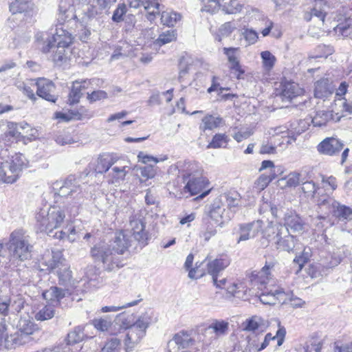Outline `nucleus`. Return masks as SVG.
<instances>
[{
    "mask_svg": "<svg viewBox=\"0 0 352 352\" xmlns=\"http://www.w3.org/2000/svg\"><path fill=\"white\" fill-rule=\"evenodd\" d=\"M333 118L332 111H318L312 118L311 122L314 126L322 127Z\"/></svg>",
    "mask_w": 352,
    "mask_h": 352,
    "instance_id": "obj_38",
    "label": "nucleus"
},
{
    "mask_svg": "<svg viewBox=\"0 0 352 352\" xmlns=\"http://www.w3.org/2000/svg\"><path fill=\"white\" fill-rule=\"evenodd\" d=\"M24 300L20 296H8V306L10 309V313L16 314L21 311V310L23 308Z\"/></svg>",
    "mask_w": 352,
    "mask_h": 352,
    "instance_id": "obj_48",
    "label": "nucleus"
},
{
    "mask_svg": "<svg viewBox=\"0 0 352 352\" xmlns=\"http://www.w3.org/2000/svg\"><path fill=\"white\" fill-rule=\"evenodd\" d=\"M202 122L199 126L200 130L205 131L206 130H212L220 126L222 118L214 117L212 115H208L202 118Z\"/></svg>",
    "mask_w": 352,
    "mask_h": 352,
    "instance_id": "obj_41",
    "label": "nucleus"
},
{
    "mask_svg": "<svg viewBox=\"0 0 352 352\" xmlns=\"http://www.w3.org/2000/svg\"><path fill=\"white\" fill-rule=\"evenodd\" d=\"M236 29V25L232 22H226L221 25L219 29V32L223 36H229L232 32Z\"/></svg>",
    "mask_w": 352,
    "mask_h": 352,
    "instance_id": "obj_64",
    "label": "nucleus"
},
{
    "mask_svg": "<svg viewBox=\"0 0 352 352\" xmlns=\"http://www.w3.org/2000/svg\"><path fill=\"white\" fill-rule=\"evenodd\" d=\"M30 7L29 0H14L10 3V11L13 14L27 12Z\"/></svg>",
    "mask_w": 352,
    "mask_h": 352,
    "instance_id": "obj_46",
    "label": "nucleus"
},
{
    "mask_svg": "<svg viewBox=\"0 0 352 352\" xmlns=\"http://www.w3.org/2000/svg\"><path fill=\"white\" fill-rule=\"evenodd\" d=\"M229 141L228 135L225 133H217L215 134L208 144V148H219L221 147H226V145Z\"/></svg>",
    "mask_w": 352,
    "mask_h": 352,
    "instance_id": "obj_47",
    "label": "nucleus"
},
{
    "mask_svg": "<svg viewBox=\"0 0 352 352\" xmlns=\"http://www.w3.org/2000/svg\"><path fill=\"white\" fill-rule=\"evenodd\" d=\"M77 0H60L58 6V21L62 25L65 22H69L72 19H78V15L76 13V3Z\"/></svg>",
    "mask_w": 352,
    "mask_h": 352,
    "instance_id": "obj_18",
    "label": "nucleus"
},
{
    "mask_svg": "<svg viewBox=\"0 0 352 352\" xmlns=\"http://www.w3.org/2000/svg\"><path fill=\"white\" fill-rule=\"evenodd\" d=\"M41 265L46 266L45 269H41V270H47L49 272H54L55 270L67 265L65 259L63 258L62 251L58 250H52V258L47 261H45L41 262Z\"/></svg>",
    "mask_w": 352,
    "mask_h": 352,
    "instance_id": "obj_25",
    "label": "nucleus"
},
{
    "mask_svg": "<svg viewBox=\"0 0 352 352\" xmlns=\"http://www.w3.org/2000/svg\"><path fill=\"white\" fill-rule=\"evenodd\" d=\"M314 7L309 12H305L303 17L307 21H310L312 16L317 17L322 22L329 11L334 8L333 0H314Z\"/></svg>",
    "mask_w": 352,
    "mask_h": 352,
    "instance_id": "obj_14",
    "label": "nucleus"
},
{
    "mask_svg": "<svg viewBox=\"0 0 352 352\" xmlns=\"http://www.w3.org/2000/svg\"><path fill=\"white\" fill-rule=\"evenodd\" d=\"M278 265V261L273 258H270L266 260L265 265L256 275L258 277L263 278V280H261V283L262 284H265L266 280H268L272 278V277L273 276L272 274L275 271V269Z\"/></svg>",
    "mask_w": 352,
    "mask_h": 352,
    "instance_id": "obj_31",
    "label": "nucleus"
},
{
    "mask_svg": "<svg viewBox=\"0 0 352 352\" xmlns=\"http://www.w3.org/2000/svg\"><path fill=\"white\" fill-rule=\"evenodd\" d=\"M45 299L52 301L59 302L65 296V291L58 287H51L48 290L43 292Z\"/></svg>",
    "mask_w": 352,
    "mask_h": 352,
    "instance_id": "obj_43",
    "label": "nucleus"
},
{
    "mask_svg": "<svg viewBox=\"0 0 352 352\" xmlns=\"http://www.w3.org/2000/svg\"><path fill=\"white\" fill-rule=\"evenodd\" d=\"M204 8L202 11H206L210 13H214L221 8L220 0H203Z\"/></svg>",
    "mask_w": 352,
    "mask_h": 352,
    "instance_id": "obj_56",
    "label": "nucleus"
},
{
    "mask_svg": "<svg viewBox=\"0 0 352 352\" xmlns=\"http://www.w3.org/2000/svg\"><path fill=\"white\" fill-rule=\"evenodd\" d=\"M130 244V237L124 232H120L116 234L114 239L109 244L108 243V245H111V249L121 256L127 250Z\"/></svg>",
    "mask_w": 352,
    "mask_h": 352,
    "instance_id": "obj_27",
    "label": "nucleus"
},
{
    "mask_svg": "<svg viewBox=\"0 0 352 352\" xmlns=\"http://www.w3.org/2000/svg\"><path fill=\"white\" fill-rule=\"evenodd\" d=\"M53 48H56L52 57L53 61L57 65H60L62 63L65 62L67 58L65 54V49L67 47H58L55 45Z\"/></svg>",
    "mask_w": 352,
    "mask_h": 352,
    "instance_id": "obj_62",
    "label": "nucleus"
},
{
    "mask_svg": "<svg viewBox=\"0 0 352 352\" xmlns=\"http://www.w3.org/2000/svg\"><path fill=\"white\" fill-rule=\"evenodd\" d=\"M322 348V343L316 338L309 340L304 346L305 352H320Z\"/></svg>",
    "mask_w": 352,
    "mask_h": 352,
    "instance_id": "obj_58",
    "label": "nucleus"
},
{
    "mask_svg": "<svg viewBox=\"0 0 352 352\" xmlns=\"http://www.w3.org/2000/svg\"><path fill=\"white\" fill-rule=\"evenodd\" d=\"M340 263V259L339 258L329 256L321 260L320 263H316L314 267L318 271L320 274L322 275L327 274L329 269L337 266Z\"/></svg>",
    "mask_w": 352,
    "mask_h": 352,
    "instance_id": "obj_36",
    "label": "nucleus"
},
{
    "mask_svg": "<svg viewBox=\"0 0 352 352\" xmlns=\"http://www.w3.org/2000/svg\"><path fill=\"white\" fill-rule=\"evenodd\" d=\"M62 197H71L74 200V205L67 208V212L71 217H76L79 213L80 205L83 201V194L79 182L74 175L68 176L56 192Z\"/></svg>",
    "mask_w": 352,
    "mask_h": 352,
    "instance_id": "obj_8",
    "label": "nucleus"
},
{
    "mask_svg": "<svg viewBox=\"0 0 352 352\" xmlns=\"http://www.w3.org/2000/svg\"><path fill=\"white\" fill-rule=\"evenodd\" d=\"M25 165V159L23 155H16L15 157H13L10 168L14 175L12 177H8L6 179V182L12 184L16 182L18 172L21 170Z\"/></svg>",
    "mask_w": 352,
    "mask_h": 352,
    "instance_id": "obj_35",
    "label": "nucleus"
},
{
    "mask_svg": "<svg viewBox=\"0 0 352 352\" xmlns=\"http://www.w3.org/2000/svg\"><path fill=\"white\" fill-rule=\"evenodd\" d=\"M54 315V309L50 306H45L35 315L37 320L44 321L51 319Z\"/></svg>",
    "mask_w": 352,
    "mask_h": 352,
    "instance_id": "obj_51",
    "label": "nucleus"
},
{
    "mask_svg": "<svg viewBox=\"0 0 352 352\" xmlns=\"http://www.w3.org/2000/svg\"><path fill=\"white\" fill-rule=\"evenodd\" d=\"M65 218V211L59 207L54 206L47 212L41 211L36 214V227L40 232L47 233L49 236L63 239L66 233L63 230H54L60 227Z\"/></svg>",
    "mask_w": 352,
    "mask_h": 352,
    "instance_id": "obj_3",
    "label": "nucleus"
},
{
    "mask_svg": "<svg viewBox=\"0 0 352 352\" xmlns=\"http://www.w3.org/2000/svg\"><path fill=\"white\" fill-rule=\"evenodd\" d=\"M6 248L9 252L10 263L13 267L29 259L33 250L30 236L21 229L11 232Z\"/></svg>",
    "mask_w": 352,
    "mask_h": 352,
    "instance_id": "obj_2",
    "label": "nucleus"
},
{
    "mask_svg": "<svg viewBox=\"0 0 352 352\" xmlns=\"http://www.w3.org/2000/svg\"><path fill=\"white\" fill-rule=\"evenodd\" d=\"M210 329H213L214 332L217 336H221L226 333L228 329V323L223 320L221 321H215L212 322L210 326Z\"/></svg>",
    "mask_w": 352,
    "mask_h": 352,
    "instance_id": "obj_53",
    "label": "nucleus"
},
{
    "mask_svg": "<svg viewBox=\"0 0 352 352\" xmlns=\"http://www.w3.org/2000/svg\"><path fill=\"white\" fill-rule=\"evenodd\" d=\"M152 322V317L148 313L142 314L135 322H131L125 314H120L116 318V324L126 332L124 344L126 352H131L135 344L146 335L147 328Z\"/></svg>",
    "mask_w": 352,
    "mask_h": 352,
    "instance_id": "obj_1",
    "label": "nucleus"
},
{
    "mask_svg": "<svg viewBox=\"0 0 352 352\" xmlns=\"http://www.w3.org/2000/svg\"><path fill=\"white\" fill-rule=\"evenodd\" d=\"M91 255L94 262L102 264V269L106 272H113L124 266L121 256L111 249L108 243H99L91 249Z\"/></svg>",
    "mask_w": 352,
    "mask_h": 352,
    "instance_id": "obj_6",
    "label": "nucleus"
},
{
    "mask_svg": "<svg viewBox=\"0 0 352 352\" xmlns=\"http://www.w3.org/2000/svg\"><path fill=\"white\" fill-rule=\"evenodd\" d=\"M88 327L89 324H86L85 327L79 325L67 333L65 342L60 344L66 350V352H78L80 349L78 346L75 345L83 341L85 338L92 337L88 336L85 333V328Z\"/></svg>",
    "mask_w": 352,
    "mask_h": 352,
    "instance_id": "obj_13",
    "label": "nucleus"
},
{
    "mask_svg": "<svg viewBox=\"0 0 352 352\" xmlns=\"http://www.w3.org/2000/svg\"><path fill=\"white\" fill-rule=\"evenodd\" d=\"M89 84V81L87 80L81 82L78 80L73 82L68 95L67 103L70 105L77 104L83 95L82 91L88 88Z\"/></svg>",
    "mask_w": 352,
    "mask_h": 352,
    "instance_id": "obj_23",
    "label": "nucleus"
},
{
    "mask_svg": "<svg viewBox=\"0 0 352 352\" xmlns=\"http://www.w3.org/2000/svg\"><path fill=\"white\" fill-rule=\"evenodd\" d=\"M309 126V123L305 120H300L292 122L290 128L288 129V138L293 141L296 140V137L305 131Z\"/></svg>",
    "mask_w": 352,
    "mask_h": 352,
    "instance_id": "obj_37",
    "label": "nucleus"
},
{
    "mask_svg": "<svg viewBox=\"0 0 352 352\" xmlns=\"http://www.w3.org/2000/svg\"><path fill=\"white\" fill-rule=\"evenodd\" d=\"M261 56L263 67L267 69H271L276 62V57L269 51L262 52Z\"/></svg>",
    "mask_w": 352,
    "mask_h": 352,
    "instance_id": "obj_54",
    "label": "nucleus"
},
{
    "mask_svg": "<svg viewBox=\"0 0 352 352\" xmlns=\"http://www.w3.org/2000/svg\"><path fill=\"white\" fill-rule=\"evenodd\" d=\"M185 166L186 169L182 174L184 182H186L184 188V192H189L192 196L200 193L196 199H204L210 193V189L204 190L208 182L206 178L201 177L199 164L188 162Z\"/></svg>",
    "mask_w": 352,
    "mask_h": 352,
    "instance_id": "obj_4",
    "label": "nucleus"
},
{
    "mask_svg": "<svg viewBox=\"0 0 352 352\" xmlns=\"http://www.w3.org/2000/svg\"><path fill=\"white\" fill-rule=\"evenodd\" d=\"M208 214L210 219L220 227H223L225 223L229 222L234 217V212L227 210L221 199H218L217 198L209 206Z\"/></svg>",
    "mask_w": 352,
    "mask_h": 352,
    "instance_id": "obj_11",
    "label": "nucleus"
},
{
    "mask_svg": "<svg viewBox=\"0 0 352 352\" xmlns=\"http://www.w3.org/2000/svg\"><path fill=\"white\" fill-rule=\"evenodd\" d=\"M160 14H161V23L168 27L174 26V25L181 19V15L175 12L161 10Z\"/></svg>",
    "mask_w": 352,
    "mask_h": 352,
    "instance_id": "obj_45",
    "label": "nucleus"
},
{
    "mask_svg": "<svg viewBox=\"0 0 352 352\" xmlns=\"http://www.w3.org/2000/svg\"><path fill=\"white\" fill-rule=\"evenodd\" d=\"M338 201L329 196H322L317 200V212L318 214V219L320 220H325L331 214L333 217L335 214Z\"/></svg>",
    "mask_w": 352,
    "mask_h": 352,
    "instance_id": "obj_15",
    "label": "nucleus"
},
{
    "mask_svg": "<svg viewBox=\"0 0 352 352\" xmlns=\"http://www.w3.org/2000/svg\"><path fill=\"white\" fill-rule=\"evenodd\" d=\"M241 328L243 331L251 332V334L248 336V343H256L253 338H257L263 332L261 318L257 316L247 319L241 324Z\"/></svg>",
    "mask_w": 352,
    "mask_h": 352,
    "instance_id": "obj_20",
    "label": "nucleus"
},
{
    "mask_svg": "<svg viewBox=\"0 0 352 352\" xmlns=\"http://www.w3.org/2000/svg\"><path fill=\"white\" fill-rule=\"evenodd\" d=\"M127 12V7L124 3H119L114 10L111 19L115 23H120L124 21V16Z\"/></svg>",
    "mask_w": 352,
    "mask_h": 352,
    "instance_id": "obj_52",
    "label": "nucleus"
},
{
    "mask_svg": "<svg viewBox=\"0 0 352 352\" xmlns=\"http://www.w3.org/2000/svg\"><path fill=\"white\" fill-rule=\"evenodd\" d=\"M283 296H286V294L283 289H276L274 292H263L260 296V301L264 305H276L277 301L283 303L285 302L286 298H282Z\"/></svg>",
    "mask_w": 352,
    "mask_h": 352,
    "instance_id": "obj_28",
    "label": "nucleus"
},
{
    "mask_svg": "<svg viewBox=\"0 0 352 352\" xmlns=\"http://www.w3.org/2000/svg\"><path fill=\"white\" fill-rule=\"evenodd\" d=\"M176 39V34L174 31L168 30L160 34L158 38L155 41V44L159 46L170 43Z\"/></svg>",
    "mask_w": 352,
    "mask_h": 352,
    "instance_id": "obj_50",
    "label": "nucleus"
},
{
    "mask_svg": "<svg viewBox=\"0 0 352 352\" xmlns=\"http://www.w3.org/2000/svg\"><path fill=\"white\" fill-rule=\"evenodd\" d=\"M47 32H38L36 41L38 47L43 53L49 52L55 45L58 47H69L73 38L72 34L63 28H56L54 34Z\"/></svg>",
    "mask_w": 352,
    "mask_h": 352,
    "instance_id": "obj_7",
    "label": "nucleus"
},
{
    "mask_svg": "<svg viewBox=\"0 0 352 352\" xmlns=\"http://www.w3.org/2000/svg\"><path fill=\"white\" fill-rule=\"evenodd\" d=\"M333 217L340 221L352 220V208L338 202Z\"/></svg>",
    "mask_w": 352,
    "mask_h": 352,
    "instance_id": "obj_40",
    "label": "nucleus"
},
{
    "mask_svg": "<svg viewBox=\"0 0 352 352\" xmlns=\"http://www.w3.org/2000/svg\"><path fill=\"white\" fill-rule=\"evenodd\" d=\"M82 7L83 16L81 17L82 23L91 25L92 21H96V16L98 15L97 9L91 5H85Z\"/></svg>",
    "mask_w": 352,
    "mask_h": 352,
    "instance_id": "obj_44",
    "label": "nucleus"
},
{
    "mask_svg": "<svg viewBox=\"0 0 352 352\" xmlns=\"http://www.w3.org/2000/svg\"><path fill=\"white\" fill-rule=\"evenodd\" d=\"M318 187L313 180H306L302 184V190L307 197H314Z\"/></svg>",
    "mask_w": 352,
    "mask_h": 352,
    "instance_id": "obj_60",
    "label": "nucleus"
},
{
    "mask_svg": "<svg viewBox=\"0 0 352 352\" xmlns=\"http://www.w3.org/2000/svg\"><path fill=\"white\" fill-rule=\"evenodd\" d=\"M9 131L8 132V135L15 138L16 140H20L23 137L20 129H23L24 127L21 124L10 123L8 124Z\"/></svg>",
    "mask_w": 352,
    "mask_h": 352,
    "instance_id": "obj_63",
    "label": "nucleus"
},
{
    "mask_svg": "<svg viewBox=\"0 0 352 352\" xmlns=\"http://www.w3.org/2000/svg\"><path fill=\"white\" fill-rule=\"evenodd\" d=\"M142 6L146 11V18L151 22H153L157 15H160L161 12V5L158 0H140Z\"/></svg>",
    "mask_w": 352,
    "mask_h": 352,
    "instance_id": "obj_30",
    "label": "nucleus"
},
{
    "mask_svg": "<svg viewBox=\"0 0 352 352\" xmlns=\"http://www.w3.org/2000/svg\"><path fill=\"white\" fill-rule=\"evenodd\" d=\"M344 147L342 141L335 138H326L317 146V151L322 155L335 156L340 153Z\"/></svg>",
    "mask_w": 352,
    "mask_h": 352,
    "instance_id": "obj_17",
    "label": "nucleus"
},
{
    "mask_svg": "<svg viewBox=\"0 0 352 352\" xmlns=\"http://www.w3.org/2000/svg\"><path fill=\"white\" fill-rule=\"evenodd\" d=\"M37 87V95L52 102H56L58 96L56 94V86L54 83L48 79L39 78L36 82Z\"/></svg>",
    "mask_w": 352,
    "mask_h": 352,
    "instance_id": "obj_16",
    "label": "nucleus"
},
{
    "mask_svg": "<svg viewBox=\"0 0 352 352\" xmlns=\"http://www.w3.org/2000/svg\"><path fill=\"white\" fill-rule=\"evenodd\" d=\"M53 272L57 274L58 277V284L60 285L64 286L67 290H69V287H72L73 280L72 272L68 265L55 270Z\"/></svg>",
    "mask_w": 352,
    "mask_h": 352,
    "instance_id": "obj_33",
    "label": "nucleus"
},
{
    "mask_svg": "<svg viewBox=\"0 0 352 352\" xmlns=\"http://www.w3.org/2000/svg\"><path fill=\"white\" fill-rule=\"evenodd\" d=\"M132 235L141 248L148 245L151 239L149 228L146 226L145 218L140 212L132 214L129 218Z\"/></svg>",
    "mask_w": 352,
    "mask_h": 352,
    "instance_id": "obj_9",
    "label": "nucleus"
},
{
    "mask_svg": "<svg viewBox=\"0 0 352 352\" xmlns=\"http://www.w3.org/2000/svg\"><path fill=\"white\" fill-rule=\"evenodd\" d=\"M138 161L143 164H148L153 162L154 164H157L160 162L164 161L168 159L167 156H164L162 158L158 159L152 155H147L142 151L139 152L138 155Z\"/></svg>",
    "mask_w": 352,
    "mask_h": 352,
    "instance_id": "obj_61",
    "label": "nucleus"
},
{
    "mask_svg": "<svg viewBox=\"0 0 352 352\" xmlns=\"http://www.w3.org/2000/svg\"><path fill=\"white\" fill-rule=\"evenodd\" d=\"M120 339L113 338L109 340L102 347L101 352H120Z\"/></svg>",
    "mask_w": 352,
    "mask_h": 352,
    "instance_id": "obj_55",
    "label": "nucleus"
},
{
    "mask_svg": "<svg viewBox=\"0 0 352 352\" xmlns=\"http://www.w3.org/2000/svg\"><path fill=\"white\" fill-rule=\"evenodd\" d=\"M284 226L294 232H301L304 229V221L296 212L287 211L283 214Z\"/></svg>",
    "mask_w": 352,
    "mask_h": 352,
    "instance_id": "obj_24",
    "label": "nucleus"
},
{
    "mask_svg": "<svg viewBox=\"0 0 352 352\" xmlns=\"http://www.w3.org/2000/svg\"><path fill=\"white\" fill-rule=\"evenodd\" d=\"M238 50L239 48L237 47L223 48V52L227 56L228 62L230 64V69L233 71L236 78L240 79L241 75H243L245 72L241 68L238 57L235 54V52Z\"/></svg>",
    "mask_w": 352,
    "mask_h": 352,
    "instance_id": "obj_26",
    "label": "nucleus"
},
{
    "mask_svg": "<svg viewBox=\"0 0 352 352\" xmlns=\"http://www.w3.org/2000/svg\"><path fill=\"white\" fill-rule=\"evenodd\" d=\"M302 93V89L294 82H283L280 85V96L283 101H290Z\"/></svg>",
    "mask_w": 352,
    "mask_h": 352,
    "instance_id": "obj_22",
    "label": "nucleus"
},
{
    "mask_svg": "<svg viewBox=\"0 0 352 352\" xmlns=\"http://www.w3.org/2000/svg\"><path fill=\"white\" fill-rule=\"evenodd\" d=\"M263 222L261 220L239 223L235 229L237 235L236 243L246 241L256 237L263 231Z\"/></svg>",
    "mask_w": 352,
    "mask_h": 352,
    "instance_id": "obj_12",
    "label": "nucleus"
},
{
    "mask_svg": "<svg viewBox=\"0 0 352 352\" xmlns=\"http://www.w3.org/2000/svg\"><path fill=\"white\" fill-rule=\"evenodd\" d=\"M92 325L97 329L100 331H105L109 329V328L111 325V322L109 319L105 318H98L94 319L91 321Z\"/></svg>",
    "mask_w": 352,
    "mask_h": 352,
    "instance_id": "obj_57",
    "label": "nucleus"
},
{
    "mask_svg": "<svg viewBox=\"0 0 352 352\" xmlns=\"http://www.w3.org/2000/svg\"><path fill=\"white\" fill-rule=\"evenodd\" d=\"M230 263V260L226 257L216 258L207 263V272L212 276L214 284H218L219 273L223 271Z\"/></svg>",
    "mask_w": 352,
    "mask_h": 352,
    "instance_id": "obj_21",
    "label": "nucleus"
},
{
    "mask_svg": "<svg viewBox=\"0 0 352 352\" xmlns=\"http://www.w3.org/2000/svg\"><path fill=\"white\" fill-rule=\"evenodd\" d=\"M221 8L226 14L241 12L243 6L237 0H220Z\"/></svg>",
    "mask_w": 352,
    "mask_h": 352,
    "instance_id": "obj_42",
    "label": "nucleus"
},
{
    "mask_svg": "<svg viewBox=\"0 0 352 352\" xmlns=\"http://www.w3.org/2000/svg\"><path fill=\"white\" fill-rule=\"evenodd\" d=\"M194 342L195 340L186 331H182L176 333L173 340L168 342V346H170L173 344H175L178 346V349H186L192 345Z\"/></svg>",
    "mask_w": 352,
    "mask_h": 352,
    "instance_id": "obj_34",
    "label": "nucleus"
},
{
    "mask_svg": "<svg viewBox=\"0 0 352 352\" xmlns=\"http://www.w3.org/2000/svg\"><path fill=\"white\" fill-rule=\"evenodd\" d=\"M311 256V250L309 248H305L301 254L296 256L294 259V262L297 263L300 269L302 267L305 263H307Z\"/></svg>",
    "mask_w": 352,
    "mask_h": 352,
    "instance_id": "obj_59",
    "label": "nucleus"
},
{
    "mask_svg": "<svg viewBox=\"0 0 352 352\" xmlns=\"http://www.w3.org/2000/svg\"><path fill=\"white\" fill-rule=\"evenodd\" d=\"M333 111H337L336 114L348 113H352V100L348 101L345 98H337L334 100Z\"/></svg>",
    "mask_w": 352,
    "mask_h": 352,
    "instance_id": "obj_39",
    "label": "nucleus"
},
{
    "mask_svg": "<svg viewBox=\"0 0 352 352\" xmlns=\"http://www.w3.org/2000/svg\"><path fill=\"white\" fill-rule=\"evenodd\" d=\"M115 162L116 161L111 155L109 154L100 155L94 165V171L99 174L104 173L109 170Z\"/></svg>",
    "mask_w": 352,
    "mask_h": 352,
    "instance_id": "obj_32",
    "label": "nucleus"
},
{
    "mask_svg": "<svg viewBox=\"0 0 352 352\" xmlns=\"http://www.w3.org/2000/svg\"><path fill=\"white\" fill-rule=\"evenodd\" d=\"M263 236L267 243H274L278 250L294 252L296 248H299L296 236L290 234L287 228L281 223L268 225L263 232Z\"/></svg>",
    "mask_w": 352,
    "mask_h": 352,
    "instance_id": "obj_5",
    "label": "nucleus"
},
{
    "mask_svg": "<svg viewBox=\"0 0 352 352\" xmlns=\"http://www.w3.org/2000/svg\"><path fill=\"white\" fill-rule=\"evenodd\" d=\"M217 232L216 227L208 219H204L202 236L204 240L206 241H209Z\"/></svg>",
    "mask_w": 352,
    "mask_h": 352,
    "instance_id": "obj_49",
    "label": "nucleus"
},
{
    "mask_svg": "<svg viewBox=\"0 0 352 352\" xmlns=\"http://www.w3.org/2000/svg\"><path fill=\"white\" fill-rule=\"evenodd\" d=\"M217 199H221L227 210L233 211L234 214L236 208L239 205L241 196L236 191H230L221 195L220 197Z\"/></svg>",
    "mask_w": 352,
    "mask_h": 352,
    "instance_id": "obj_29",
    "label": "nucleus"
},
{
    "mask_svg": "<svg viewBox=\"0 0 352 352\" xmlns=\"http://www.w3.org/2000/svg\"><path fill=\"white\" fill-rule=\"evenodd\" d=\"M335 89V86L331 80L322 78L314 83V97L325 100L333 95Z\"/></svg>",
    "mask_w": 352,
    "mask_h": 352,
    "instance_id": "obj_19",
    "label": "nucleus"
},
{
    "mask_svg": "<svg viewBox=\"0 0 352 352\" xmlns=\"http://www.w3.org/2000/svg\"><path fill=\"white\" fill-rule=\"evenodd\" d=\"M18 327V331L5 339L6 348H14L25 344L28 336L32 335L36 329L34 322L25 319L19 321Z\"/></svg>",
    "mask_w": 352,
    "mask_h": 352,
    "instance_id": "obj_10",
    "label": "nucleus"
}]
</instances>
